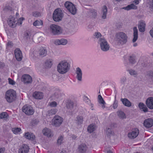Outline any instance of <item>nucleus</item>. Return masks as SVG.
I'll list each match as a JSON object with an SVG mask.
<instances>
[{"mask_svg": "<svg viewBox=\"0 0 153 153\" xmlns=\"http://www.w3.org/2000/svg\"><path fill=\"white\" fill-rule=\"evenodd\" d=\"M54 95L55 96V98L58 99L61 96L60 94L59 93H57L56 92L54 94Z\"/></svg>", "mask_w": 153, "mask_h": 153, "instance_id": "nucleus-49", "label": "nucleus"}, {"mask_svg": "<svg viewBox=\"0 0 153 153\" xmlns=\"http://www.w3.org/2000/svg\"><path fill=\"white\" fill-rule=\"evenodd\" d=\"M43 21L41 20H36L33 24V25L37 28L41 27L43 25Z\"/></svg>", "mask_w": 153, "mask_h": 153, "instance_id": "nucleus-24", "label": "nucleus"}, {"mask_svg": "<svg viewBox=\"0 0 153 153\" xmlns=\"http://www.w3.org/2000/svg\"><path fill=\"white\" fill-rule=\"evenodd\" d=\"M146 24L145 22L143 21L140 22L138 25V29L140 32H144L145 30Z\"/></svg>", "mask_w": 153, "mask_h": 153, "instance_id": "nucleus-18", "label": "nucleus"}, {"mask_svg": "<svg viewBox=\"0 0 153 153\" xmlns=\"http://www.w3.org/2000/svg\"><path fill=\"white\" fill-rule=\"evenodd\" d=\"M146 104L149 108L153 109V97L148 98L146 100Z\"/></svg>", "mask_w": 153, "mask_h": 153, "instance_id": "nucleus-17", "label": "nucleus"}, {"mask_svg": "<svg viewBox=\"0 0 153 153\" xmlns=\"http://www.w3.org/2000/svg\"><path fill=\"white\" fill-rule=\"evenodd\" d=\"M137 8V7L134 5V4H131L130 5H128L127 6L122 8L123 10H131L136 9Z\"/></svg>", "mask_w": 153, "mask_h": 153, "instance_id": "nucleus-28", "label": "nucleus"}, {"mask_svg": "<svg viewBox=\"0 0 153 153\" xmlns=\"http://www.w3.org/2000/svg\"><path fill=\"white\" fill-rule=\"evenodd\" d=\"M65 6L67 10H76L75 6L72 3L69 1L65 2Z\"/></svg>", "mask_w": 153, "mask_h": 153, "instance_id": "nucleus-15", "label": "nucleus"}, {"mask_svg": "<svg viewBox=\"0 0 153 153\" xmlns=\"http://www.w3.org/2000/svg\"><path fill=\"white\" fill-rule=\"evenodd\" d=\"M12 130L15 134H17L21 131V129L20 128H13Z\"/></svg>", "mask_w": 153, "mask_h": 153, "instance_id": "nucleus-40", "label": "nucleus"}, {"mask_svg": "<svg viewBox=\"0 0 153 153\" xmlns=\"http://www.w3.org/2000/svg\"><path fill=\"white\" fill-rule=\"evenodd\" d=\"M141 110L143 111L144 112H146L148 111V109L146 106L145 105L143 108Z\"/></svg>", "mask_w": 153, "mask_h": 153, "instance_id": "nucleus-55", "label": "nucleus"}, {"mask_svg": "<svg viewBox=\"0 0 153 153\" xmlns=\"http://www.w3.org/2000/svg\"><path fill=\"white\" fill-rule=\"evenodd\" d=\"M8 116V115L5 112H3L0 114V118L1 119L7 118Z\"/></svg>", "mask_w": 153, "mask_h": 153, "instance_id": "nucleus-38", "label": "nucleus"}, {"mask_svg": "<svg viewBox=\"0 0 153 153\" xmlns=\"http://www.w3.org/2000/svg\"><path fill=\"white\" fill-rule=\"evenodd\" d=\"M143 124L147 128H150L153 126V120L151 118H148L145 120Z\"/></svg>", "mask_w": 153, "mask_h": 153, "instance_id": "nucleus-12", "label": "nucleus"}, {"mask_svg": "<svg viewBox=\"0 0 153 153\" xmlns=\"http://www.w3.org/2000/svg\"><path fill=\"white\" fill-rule=\"evenodd\" d=\"M15 55L16 59L18 61H20L22 60V52L20 49L17 48L15 50Z\"/></svg>", "mask_w": 153, "mask_h": 153, "instance_id": "nucleus-13", "label": "nucleus"}, {"mask_svg": "<svg viewBox=\"0 0 153 153\" xmlns=\"http://www.w3.org/2000/svg\"><path fill=\"white\" fill-rule=\"evenodd\" d=\"M103 14L102 16V18L103 19H105L106 18V15L107 13V10H105V11H103Z\"/></svg>", "mask_w": 153, "mask_h": 153, "instance_id": "nucleus-47", "label": "nucleus"}, {"mask_svg": "<svg viewBox=\"0 0 153 153\" xmlns=\"http://www.w3.org/2000/svg\"><path fill=\"white\" fill-rule=\"evenodd\" d=\"M68 111L69 112H72L74 111V103L72 102H69L67 105Z\"/></svg>", "mask_w": 153, "mask_h": 153, "instance_id": "nucleus-21", "label": "nucleus"}, {"mask_svg": "<svg viewBox=\"0 0 153 153\" xmlns=\"http://www.w3.org/2000/svg\"><path fill=\"white\" fill-rule=\"evenodd\" d=\"M139 133V130L137 128H135L132 130L131 132L128 134V137L131 139L135 138L138 135Z\"/></svg>", "mask_w": 153, "mask_h": 153, "instance_id": "nucleus-10", "label": "nucleus"}, {"mask_svg": "<svg viewBox=\"0 0 153 153\" xmlns=\"http://www.w3.org/2000/svg\"><path fill=\"white\" fill-rule=\"evenodd\" d=\"M33 96L35 98L38 99H41L43 98L42 93L40 92H35Z\"/></svg>", "mask_w": 153, "mask_h": 153, "instance_id": "nucleus-23", "label": "nucleus"}, {"mask_svg": "<svg viewBox=\"0 0 153 153\" xmlns=\"http://www.w3.org/2000/svg\"><path fill=\"white\" fill-rule=\"evenodd\" d=\"M127 37L126 34L123 32L117 33L116 35L115 41L117 45H123L127 41Z\"/></svg>", "mask_w": 153, "mask_h": 153, "instance_id": "nucleus-1", "label": "nucleus"}, {"mask_svg": "<svg viewBox=\"0 0 153 153\" xmlns=\"http://www.w3.org/2000/svg\"><path fill=\"white\" fill-rule=\"evenodd\" d=\"M25 137L27 139L33 140L35 138V135L32 133H30L28 132L25 133Z\"/></svg>", "mask_w": 153, "mask_h": 153, "instance_id": "nucleus-26", "label": "nucleus"}, {"mask_svg": "<svg viewBox=\"0 0 153 153\" xmlns=\"http://www.w3.org/2000/svg\"><path fill=\"white\" fill-rule=\"evenodd\" d=\"M42 13L37 11H34L33 13V16L36 17H40Z\"/></svg>", "mask_w": 153, "mask_h": 153, "instance_id": "nucleus-36", "label": "nucleus"}, {"mask_svg": "<svg viewBox=\"0 0 153 153\" xmlns=\"http://www.w3.org/2000/svg\"><path fill=\"white\" fill-rule=\"evenodd\" d=\"M76 73L77 74L76 78L79 81L82 80V72L81 70L79 68H76Z\"/></svg>", "mask_w": 153, "mask_h": 153, "instance_id": "nucleus-19", "label": "nucleus"}, {"mask_svg": "<svg viewBox=\"0 0 153 153\" xmlns=\"http://www.w3.org/2000/svg\"><path fill=\"white\" fill-rule=\"evenodd\" d=\"M113 132L111 130V128H108L106 131V134L107 137H109L113 135Z\"/></svg>", "mask_w": 153, "mask_h": 153, "instance_id": "nucleus-35", "label": "nucleus"}, {"mask_svg": "<svg viewBox=\"0 0 153 153\" xmlns=\"http://www.w3.org/2000/svg\"><path fill=\"white\" fill-rule=\"evenodd\" d=\"M136 5H137L139 3L138 0H134L133 2Z\"/></svg>", "mask_w": 153, "mask_h": 153, "instance_id": "nucleus-58", "label": "nucleus"}, {"mask_svg": "<svg viewBox=\"0 0 153 153\" xmlns=\"http://www.w3.org/2000/svg\"><path fill=\"white\" fill-rule=\"evenodd\" d=\"M96 126L94 125L91 124L88 127L87 130L90 133L93 132L95 130Z\"/></svg>", "mask_w": 153, "mask_h": 153, "instance_id": "nucleus-30", "label": "nucleus"}, {"mask_svg": "<svg viewBox=\"0 0 153 153\" xmlns=\"http://www.w3.org/2000/svg\"><path fill=\"white\" fill-rule=\"evenodd\" d=\"M67 41L64 39H56L54 41V43L56 45H65L67 43Z\"/></svg>", "mask_w": 153, "mask_h": 153, "instance_id": "nucleus-16", "label": "nucleus"}, {"mask_svg": "<svg viewBox=\"0 0 153 153\" xmlns=\"http://www.w3.org/2000/svg\"><path fill=\"white\" fill-rule=\"evenodd\" d=\"M13 45V43L11 42H8L7 44V48H12Z\"/></svg>", "mask_w": 153, "mask_h": 153, "instance_id": "nucleus-44", "label": "nucleus"}, {"mask_svg": "<svg viewBox=\"0 0 153 153\" xmlns=\"http://www.w3.org/2000/svg\"><path fill=\"white\" fill-rule=\"evenodd\" d=\"M42 133L44 135L48 137H51V130L47 128H45L42 130Z\"/></svg>", "mask_w": 153, "mask_h": 153, "instance_id": "nucleus-22", "label": "nucleus"}, {"mask_svg": "<svg viewBox=\"0 0 153 153\" xmlns=\"http://www.w3.org/2000/svg\"><path fill=\"white\" fill-rule=\"evenodd\" d=\"M19 15V13H16V17H17Z\"/></svg>", "mask_w": 153, "mask_h": 153, "instance_id": "nucleus-64", "label": "nucleus"}, {"mask_svg": "<svg viewBox=\"0 0 153 153\" xmlns=\"http://www.w3.org/2000/svg\"><path fill=\"white\" fill-rule=\"evenodd\" d=\"M87 103L88 105L90 107L91 109V110H93L94 109L93 104L91 103V101L90 99L87 97Z\"/></svg>", "mask_w": 153, "mask_h": 153, "instance_id": "nucleus-34", "label": "nucleus"}, {"mask_svg": "<svg viewBox=\"0 0 153 153\" xmlns=\"http://www.w3.org/2000/svg\"><path fill=\"white\" fill-rule=\"evenodd\" d=\"M57 111V109L54 108L51 109L48 111V115L50 116L55 114L56 113Z\"/></svg>", "mask_w": 153, "mask_h": 153, "instance_id": "nucleus-33", "label": "nucleus"}, {"mask_svg": "<svg viewBox=\"0 0 153 153\" xmlns=\"http://www.w3.org/2000/svg\"><path fill=\"white\" fill-rule=\"evenodd\" d=\"M76 10H68V12L72 15H74L76 13Z\"/></svg>", "mask_w": 153, "mask_h": 153, "instance_id": "nucleus-50", "label": "nucleus"}, {"mask_svg": "<svg viewBox=\"0 0 153 153\" xmlns=\"http://www.w3.org/2000/svg\"><path fill=\"white\" fill-rule=\"evenodd\" d=\"M25 37L27 39H30L32 37L31 34L29 31L27 32L25 34Z\"/></svg>", "mask_w": 153, "mask_h": 153, "instance_id": "nucleus-41", "label": "nucleus"}, {"mask_svg": "<svg viewBox=\"0 0 153 153\" xmlns=\"http://www.w3.org/2000/svg\"><path fill=\"white\" fill-rule=\"evenodd\" d=\"M16 97V92L13 89L8 90L5 93V98L8 102L11 103L15 101Z\"/></svg>", "mask_w": 153, "mask_h": 153, "instance_id": "nucleus-4", "label": "nucleus"}, {"mask_svg": "<svg viewBox=\"0 0 153 153\" xmlns=\"http://www.w3.org/2000/svg\"><path fill=\"white\" fill-rule=\"evenodd\" d=\"M70 65L68 62L62 61L58 65L57 69L58 72L61 74L66 73L69 69Z\"/></svg>", "mask_w": 153, "mask_h": 153, "instance_id": "nucleus-3", "label": "nucleus"}, {"mask_svg": "<svg viewBox=\"0 0 153 153\" xmlns=\"http://www.w3.org/2000/svg\"><path fill=\"white\" fill-rule=\"evenodd\" d=\"M107 153H112V152L111 151L109 150L108 151Z\"/></svg>", "mask_w": 153, "mask_h": 153, "instance_id": "nucleus-63", "label": "nucleus"}, {"mask_svg": "<svg viewBox=\"0 0 153 153\" xmlns=\"http://www.w3.org/2000/svg\"><path fill=\"white\" fill-rule=\"evenodd\" d=\"M4 9L5 10H11L12 9V7L10 6L9 4H7Z\"/></svg>", "mask_w": 153, "mask_h": 153, "instance_id": "nucleus-51", "label": "nucleus"}, {"mask_svg": "<svg viewBox=\"0 0 153 153\" xmlns=\"http://www.w3.org/2000/svg\"><path fill=\"white\" fill-rule=\"evenodd\" d=\"M49 105L51 107H54L57 105V103L55 101L52 102L50 103Z\"/></svg>", "mask_w": 153, "mask_h": 153, "instance_id": "nucleus-45", "label": "nucleus"}, {"mask_svg": "<svg viewBox=\"0 0 153 153\" xmlns=\"http://www.w3.org/2000/svg\"><path fill=\"white\" fill-rule=\"evenodd\" d=\"M129 74L131 75H136V72L135 71L132 70H131L129 71Z\"/></svg>", "mask_w": 153, "mask_h": 153, "instance_id": "nucleus-48", "label": "nucleus"}, {"mask_svg": "<svg viewBox=\"0 0 153 153\" xmlns=\"http://www.w3.org/2000/svg\"><path fill=\"white\" fill-rule=\"evenodd\" d=\"M129 62L132 64H134L135 62V56H130L129 59Z\"/></svg>", "mask_w": 153, "mask_h": 153, "instance_id": "nucleus-42", "label": "nucleus"}, {"mask_svg": "<svg viewBox=\"0 0 153 153\" xmlns=\"http://www.w3.org/2000/svg\"><path fill=\"white\" fill-rule=\"evenodd\" d=\"M94 36H96L97 38H98L99 37L101 36V35L100 33L97 32L95 33Z\"/></svg>", "mask_w": 153, "mask_h": 153, "instance_id": "nucleus-54", "label": "nucleus"}, {"mask_svg": "<svg viewBox=\"0 0 153 153\" xmlns=\"http://www.w3.org/2000/svg\"><path fill=\"white\" fill-rule=\"evenodd\" d=\"M39 55L41 57L46 56L47 54V51L45 48H42L39 50Z\"/></svg>", "mask_w": 153, "mask_h": 153, "instance_id": "nucleus-20", "label": "nucleus"}, {"mask_svg": "<svg viewBox=\"0 0 153 153\" xmlns=\"http://www.w3.org/2000/svg\"><path fill=\"white\" fill-rule=\"evenodd\" d=\"M50 31L54 35H59L62 33V29L59 25L52 24L50 26Z\"/></svg>", "mask_w": 153, "mask_h": 153, "instance_id": "nucleus-5", "label": "nucleus"}, {"mask_svg": "<svg viewBox=\"0 0 153 153\" xmlns=\"http://www.w3.org/2000/svg\"><path fill=\"white\" fill-rule=\"evenodd\" d=\"M100 47L102 50L103 51H107L109 48V46L106 40L103 39L101 38L100 39Z\"/></svg>", "mask_w": 153, "mask_h": 153, "instance_id": "nucleus-8", "label": "nucleus"}, {"mask_svg": "<svg viewBox=\"0 0 153 153\" xmlns=\"http://www.w3.org/2000/svg\"><path fill=\"white\" fill-rule=\"evenodd\" d=\"M76 121L78 124H80L82 123L83 121V118L82 116H78L76 117Z\"/></svg>", "mask_w": 153, "mask_h": 153, "instance_id": "nucleus-31", "label": "nucleus"}, {"mask_svg": "<svg viewBox=\"0 0 153 153\" xmlns=\"http://www.w3.org/2000/svg\"><path fill=\"white\" fill-rule=\"evenodd\" d=\"M4 149L1 148L0 149V153H1L4 152Z\"/></svg>", "mask_w": 153, "mask_h": 153, "instance_id": "nucleus-60", "label": "nucleus"}, {"mask_svg": "<svg viewBox=\"0 0 153 153\" xmlns=\"http://www.w3.org/2000/svg\"><path fill=\"white\" fill-rule=\"evenodd\" d=\"M22 80L26 84L31 83L32 81L31 77L28 74H24L23 75Z\"/></svg>", "mask_w": 153, "mask_h": 153, "instance_id": "nucleus-11", "label": "nucleus"}, {"mask_svg": "<svg viewBox=\"0 0 153 153\" xmlns=\"http://www.w3.org/2000/svg\"><path fill=\"white\" fill-rule=\"evenodd\" d=\"M78 149L80 152L83 153L84 152V150L85 149V147L83 145H81L79 146Z\"/></svg>", "mask_w": 153, "mask_h": 153, "instance_id": "nucleus-39", "label": "nucleus"}, {"mask_svg": "<svg viewBox=\"0 0 153 153\" xmlns=\"http://www.w3.org/2000/svg\"><path fill=\"white\" fill-rule=\"evenodd\" d=\"M134 38L133 39L132 41L133 42H135L137 40L138 38V30L137 28L136 27H134Z\"/></svg>", "mask_w": 153, "mask_h": 153, "instance_id": "nucleus-27", "label": "nucleus"}, {"mask_svg": "<svg viewBox=\"0 0 153 153\" xmlns=\"http://www.w3.org/2000/svg\"><path fill=\"white\" fill-rule=\"evenodd\" d=\"M22 111L26 114L28 115H33L34 113V110L30 105H25L22 108Z\"/></svg>", "mask_w": 153, "mask_h": 153, "instance_id": "nucleus-7", "label": "nucleus"}, {"mask_svg": "<svg viewBox=\"0 0 153 153\" xmlns=\"http://www.w3.org/2000/svg\"><path fill=\"white\" fill-rule=\"evenodd\" d=\"M71 137L72 139L75 140L77 137L74 134H72L71 136Z\"/></svg>", "mask_w": 153, "mask_h": 153, "instance_id": "nucleus-57", "label": "nucleus"}, {"mask_svg": "<svg viewBox=\"0 0 153 153\" xmlns=\"http://www.w3.org/2000/svg\"><path fill=\"white\" fill-rule=\"evenodd\" d=\"M103 10H107V7L106 6L104 5L103 7Z\"/></svg>", "mask_w": 153, "mask_h": 153, "instance_id": "nucleus-62", "label": "nucleus"}, {"mask_svg": "<svg viewBox=\"0 0 153 153\" xmlns=\"http://www.w3.org/2000/svg\"><path fill=\"white\" fill-rule=\"evenodd\" d=\"M25 19L24 17H21L18 19L17 18H14L10 16L9 17L7 20V23L10 27H14L17 25H20L22 24V21Z\"/></svg>", "mask_w": 153, "mask_h": 153, "instance_id": "nucleus-2", "label": "nucleus"}, {"mask_svg": "<svg viewBox=\"0 0 153 153\" xmlns=\"http://www.w3.org/2000/svg\"><path fill=\"white\" fill-rule=\"evenodd\" d=\"M145 105L142 102H140L139 103L138 106L140 109L141 110L143 108Z\"/></svg>", "mask_w": 153, "mask_h": 153, "instance_id": "nucleus-52", "label": "nucleus"}, {"mask_svg": "<svg viewBox=\"0 0 153 153\" xmlns=\"http://www.w3.org/2000/svg\"><path fill=\"white\" fill-rule=\"evenodd\" d=\"M149 33L151 36L153 38V28L150 30L149 32Z\"/></svg>", "mask_w": 153, "mask_h": 153, "instance_id": "nucleus-56", "label": "nucleus"}, {"mask_svg": "<svg viewBox=\"0 0 153 153\" xmlns=\"http://www.w3.org/2000/svg\"><path fill=\"white\" fill-rule=\"evenodd\" d=\"M94 15V16L93 17L94 18H95V17L97 15V12H95V11H94L92 13V15Z\"/></svg>", "mask_w": 153, "mask_h": 153, "instance_id": "nucleus-59", "label": "nucleus"}, {"mask_svg": "<svg viewBox=\"0 0 153 153\" xmlns=\"http://www.w3.org/2000/svg\"><path fill=\"white\" fill-rule=\"evenodd\" d=\"M53 125L55 126H60L63 121V119L61 117L58 115L54 116L52 120Z\"/></svg>", "mask_w": 153, "mask_h": 153, "instance_id": "nucleus-9", "label": "nucleus"}, {"mask_svg": "<svg viewBox=\"0 0 153 153\" xmlns=\"http://www.w3.org/2000/svg\"><path fill=\"white\" fill-rule=\"evenodd\" d=\"M52 65V60L51 59L47 60L45 63V67L46 68H51Z\"/></svg>", "mask_w": 153, "mask_h": 153, "instance_id": "nucleus-29", "label": "nucleus"}, {"mask_svg": "<svg viewBox=\"0 0 153 153\" xmlns=\"http://www.w3.org/2000/svg\"><path fill=\"white\" fill-rule=\"evenodd\" d=\"M147 76H148L150 77L152 79L153 78V72L150 71L148 74Z\"/></svg>", "mask_w": 153, "mask_h": 153, "instance_id": "nucleus-53", "label": "nucleus"}, {"mask_svg": "<svg viewBox=\"0 0 153 153\" xmlns=\"http://www.w3.org/2000/svg\"><path fill=\"white\" fill-rule=\"evenodd\" d=\"M63 137L62 136H60L58 138L57 140V143L58 145H61L63 140Z\"/></svg>", "mask_w": 153, "mask_h": 153, "instance_id": "nucleus-43", "label": "nucleus"}, {"mask_svg": "<svg viewBox=\"0 0 153 153\" xmlns=\"http://www.w3.org/2000/svg\"><path fill=\"white\" fill-rule=\"evenodd\" d=\"M30 148L27 145L23 144L19 149V153H27Z\"/></svg>", "mask_w": 153, "mask_h": 153, "instance_id": "nucleus-14", "label": "nucleus"}, {"mask_svg": "<svg viewBox=\"0 0 153 153\" xmlns=\"http://www.w3.org/2000/svg\"><path fill=\"white\" fill-rule=\"evenodd\" d=\"M63 16V13L62 10H54L53 14V18L56 22L61 21Z\"/></svg>", "mask_w": 153, "mask_h": 153, "instance_id": "nucleus-6", "label": "nucleus"}, {"mask_svg": "<svg viewBox=\"0 0 153 153\" xmlns=\"http://www.w3.org/2000/svg\"><path fill=\"white\" fill-rule=\"evenodd\" d=\"M9 83L11 85H14L15 84V82L10 78H8Z\"/></svg>", "mask_w": 153, "mask_h": 153, "instance_id": "nucleus-46", "label": "nucleus"}, {"mask_svg": "<svg viewBox=\"0 0 153 153\" xmlns=\"http://www.w3.org/2000/svg\"><path fill=\"white\" fill-rule=\"evenodd\" d=\"M118 117L120 118L123 119L126 117V116L124 113L121 111H119L117 112Z\"/></svg>", "mask_w": 153, "mask_h": 153, "instance_id": "nucleus-32", "label": "nucleus"}, {"mask_svg": "<svg viewBox=\"0 0 153 153\" xmlns=\"http://www.w3.org/2000/svg\"><path fill=\"white\" fill-rule=\"evenodd\" d=\"M98 98L99 103L102 104L104 105L105 104V101L101 95H99L98 96Z\"/></svg>", "mask_w": 153, "mask_h": 153, "instance_id": "nucleus-37", "label": "nucleus"}, {"mask_svg": "<svg viewBox=\"0 0 153 153\" xmlns=\"http://www.w3.org/2000/svg\"><path fill=\"white\" fill-rule=\"evenodd\" d=\"M150 7L153 8V0H152V2L150 4Z\"/></svg>", "mask_w": 153, "mask_h": 153, "instance_id": "nucleus-61", "label": "nucleus"}, {"mask_svg": "<svg viewBox=\"0 0 153 153\" xmlns=\"http://www.w3.org/2000/svg\"><path fill=\"white\" fill-rule=\"evenodd\" d=\"M121 100L123 104L126 106L129 107L131 105V104L130 102L126 98H121Z\"/></svg>", "mask_w": 153, "mask_h": 153, "instance_id": "nucleus-25", "label": "nucleus"}]
</instances>
